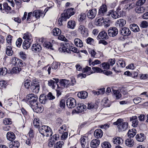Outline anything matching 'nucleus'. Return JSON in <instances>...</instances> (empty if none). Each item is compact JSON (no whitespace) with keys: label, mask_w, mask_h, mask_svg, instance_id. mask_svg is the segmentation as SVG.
<instances>
[{"label":"nucleus","mask_w":148,"mask_h":148,"mask_svg":"<svg viewBox=\"0 0 148 148\" xmlns=\"http://www.w3.org/2000/svg\"><path fill=\"white\" fill-rule=\"evenodd\" d=\"M38 99L36 95L31 93L26 96V100L30 105L34 111L37 113L41 112L43 110V108L41 105L37 102Z\"/></svg>","instance_id":"nucleus-1"},{"label":"nucleus","mask_w":148,"mask_h":148,"mask_svg":"<svg viewBox=\"0 0 148 148\" xmlns=\"http://www.w3.org/2000/svg\"><path fill=\"white\" fill-rule=\"evenodd\" d=\"M123 120L121 119H119L117 121L113 123L114 125H117L118 131L122 132L125 131L128 127V123L127 122H123Z\"/></svg>","instance_id":"nucleus-2"},{"label":"nucleus","mask_w":148,"mask_h":148,"mask_svg":"<svg viewBox=\"0 0 148 148\" xmlns=\"http://www.w3.org/2000/svg\"><path fill=\"white\" fill-rule=\"evenodd\" d=\"M40 133L43 136L48 137L51 136L52 133L51 128L47 125H42L39 129Z\"/></svg>","instance_id":"nucleus-3"},{"label":"nucleus","mask_w":148,"mask_h":148,"mask_svg":"<svg viewBox=\"0 0 148 148\" xmlns=\"http://www.w3.org/2000/svg\"><path fill=\"white\" fill-rule=\"evenodd\" d=\"M75 13L74 9L72 8H71L64 10L62 14L67 19H68L71 16L74 15Z\"/></svg>","instance_id":"nucleus-4"},{"label":"nucleus","mask_w":148,"mask_h":148,"mask_svg":"<svg viewBox=\"0 0 148 148\" xmlns=\"http://www.w3.org/2000/svg\"><path fill=\"white\" fill-rule=\"evenodd\" d=\"M97 13V11L96 8L91 9L86 12V14L88 17L91 19H92L95 17Z\"/></svg>","instance_id":"nucleus-5"},{"label":"nucleus","mask_w":148,"mask_h":148,"mask_svg":"<svg viewBox=\"0 0 148 148\" xmlns=\"http://www.w3.org/2000/svg\"><path fill=\"white\" fill-rule=\"evenodd\" d=\"M67 106L70 108H74L76 105V100L73 98L70 97L66 101Z\"/></svg>","instance_id":"nucleus-6"},{"label":"nucleus","mask_w":148,"mask_h":148,"mask_svg":"<svg viewBox=\"0 0 148 148\" xmlns=\"http://www.w3.org/2000/svg\"><path fill=\"white\" fill-rule=\"evenodd\" d=\"M69 45L68 43H65L61 45L59 49V50L60 52H66L67 53H69L70 52V50L69 48Z\"/></svg>","instance_id":"nucleus-7"},{"label":"nucleus","mask_w":148,"mask_h":148,"mask_svg":"<svg viewBox=\"0 0 148 148\" xmlns=\"http://www.w3.org/2000/svg\"><path fill=\"white\" fill-rule=\"evenodd\" d=\"M78 30L79 32L84 37H86L88 36V29L83 25H80L78 28Z\"/></svg>","instance_id":"nucleus-8"},{"label":"nucleus","mask_w":148,"mask_h":148,"mask_svg":"<svg viewBox=\"0 0 148 148\" xmlns=\"http://www.w3.org/2000/svg\"><path fill=\"white\" fill-rule=\"evenodd\" d=\"M118 33V30L116 27H110L108 31V35L111 37H114Z\"/></svg>","instance_id":"nucleus-9"},{"label":"nucleus","mask_w":148,"mask_h":148,"mask_svg":"<svg viewBox=\"0 0 148 148\" xmlns=\"http://www.w3.org/2000/svg\"><path fill=\"white\" fill-rule=\"evenodd\" d=\"M60 83L61 87L62 88H67L71 86V81L65 79H62L60 80Z\"/></svg>","instance_id":"nucleus-10"},{"label":"nucleus","mask_w":148,"mask_h":148,"mask_svg":"<svg viewBox=\"0 0 148 148\" xmlns=\"http://www.w3.org/2000/svg\"><path fill=\"white\" fill-rule=\"evenodd\" d=\"M121 11L119 12L118 11H114L112 10H111L108 12V15L111 16L112 18L114 19H116L121 17Z\"/></svg>","instance_id":"nucleus-11"},{"label":"nucleus","mask_w":148,"mask_h":148,"mask_svg":"<svg viewBox=\"0 0 148 148\" xmlns=\"http://www.w3.org/2000/svg\"><path fill=\"white\" fill-rule=\"evenodd\" d=\"M120 32L122 35L125 36H128L131 33L129 29L125 27L122 28L120 30Z\"/></svg>","instance_id":"nucleus-12"},{"label":"nucleus","mask_w":148,"mask_h":148,"mask_svg":"<svg viewBox=\"0 0 148 148\" xmlns=\"http://www.w3.org/2000/svg\"><path fill=\"white\" fill-rule=\"evenodd\" d=\"M107 10V7L105 4H103L101 6L99 10V13L101 15H104L106 14Z\"/></svg>","instance_id":"nucleus-13"},{"label":"nucleus","mask_w":148,"mask_h":148,"mask_svg":"<svg viewBox=\"0 0 148 148\" xmlns=\"http://www.w3.org/2000/svg\"><path fill=\"white\" fill-rule=\"evenodd\" d=\"M108 38L107 34L104 30L100 32L97 37L98 39H107Z\"/></svg>","instance_id":"nucleus-14"},{"label":"nucleus","mask_w":148,"mask_h":148,"mask_svg":"<svg viewBox=\"0 0 148 148\" xmlns=\"http://www.w3.org/2000/svg\"><path fill=\"white\" fill-rule=\"evenodd\" d=\"M31 49L33 52H36L40 51L42 49V47L40 45L36 43L32 45Z\"/></svg>","instance_id":"nucleus-15"},{"label":"nucleus","mask_w":148,"mask_h":148,"mask_svg":"<svg viewBox=\"0 0 148 148\" xmlns=\"http://www.w3.org/2000/svg\"><path fill=\"white\" fill-rule=\"evenodd\" d=\"M86 106L83 103H79L76 106V109L78 112H82L86 109Z\"/></svg>","instance_id":"nucleus-16"},{"label":"nucleus","mask_w":148,"mask_h":148,"mask_svg":"<svg viewBox=\"0 0 148 148\" xmlns=\"http://www.w3.org/2000/svg\"><path fill=\"white\" fill-rule=\"evenodd\" d=\"M103 132L100 129L96 130L95 131L94 133L95 137L98 138H101L103 135Z\"/></svg>","instance_id":"nucleus-17"},{"label":"nucleus","mask_w":148,"mask_h":148,"mask_svg":"<svg viewBox=\"0 0 148 148\" xmlns=\"http://www.w3.org/2000/svg\"><path fill=\"white\" fill-rule=\"evenodd\" d=\"M23 38L25 39V40H27L30 42H32L33 41L31 34L28 32L24 34Z\"/></svg>","instance_id":"nucleus-18"},{"label":"nucleus","mask_w":148,"mask_h":148,"mask_svg":"<svg viewBox=\"0 0 148 148\" xmlns=\"http://www.w3.org/2000/svg\"><path fill=\"white\" fill-rule=\"evenodd\" d=\"M100 140L98 139H93L90 143V145L93 148H97L100 144Z\"/></svg>","instance_id":"nucleus-19"},{"label":"nucleus","mask_w":148,"mask_h":148,"mask_svg":"<svg viewBox=\"0 0 148 148\" xmlns=\"http://www.w3.org/2000/svg\"><path fill=\"white\" fill-rule=\"evenodd\" d=\"M7 138L10 141H12L15 138L14 134L11 132H8L6 134Z\"/></svg>","instance_id":"nucleus-20"},{"label":"nucleus","mask_w":148,"mask_h":148,"mask_svg":"<svg viewBox=\"0 0 148 148\" xmlns=\"http://www.w3.org/2000/svg\"><path fill=\"white\" fill-rule=\"evenodd\" d=\"M20 146L19 142L17 141L10 142L9 145L10 148H18Z\"/></svg>","instance_id":"nucleus-21"},{"label":"nucleus","mask_w":148,"mask_h":148,"mask_svg":"<svg viewBox=\"0 0 148 148\" xmlns=\"http://www.w3.org/2000/svg\"><path fill=\"white\" fill-rule=\"evenodd\" d=\"M75 45L77 47H82L83 46V43L82 41L79 38H76L74 40Z\"/></svg>","instance_id":"nucleus-22"},{"label":"nucleus","mask_w":148,"mask_h":148,"mask_svg":"<svg viewBox=\"0 0 148 148\" xmlns=\"http://www.w3.org/2000/svg\"><path fill=\"white\" fill-rule=\"evenodd\" d=\"M82 71L83 73H86V74L87 75H90V74L94 73L93 71L91 70V67L87 66L84 68L83 69Z\"/></svg>","instance_id":"nucleus-23"},{"label":"nucleus","mask_w":148,"mask_h":148,"mask_svg":"<svg viewBox=\"0 0 148 148\" xmlns=\"http://www.w3.org/2000/svg\"><path fill=\"white\" fill-rule=\"evenodd\" d=\"M130 29L134 32H137L140 30L138 26L135 24H130Z\"/></svg>","instance_id":"nucleus-24"},{"label":"nucleus","mask_w":148,"mask_h":148,"mask_svg":"<svg viewBox=\"0 0 148 148\" xmlns=\"http://www.w3.org/2000/svg\"><path fill=\"white\" fill-rule=\"evenodd\" d=\"M96 25L97 26H100L102 24V23H103L104 20L102 17H97L95 19Z\"/></svg>","instance_id":"nucleus-25"},{"label":"nucleus","mask_w":148,"mask_h":148,"mask_svg":"<svg viewBox=\"0 0 148 148\" xmlns=\"http://www.w3.org/2000/svg\"><path fill=\"white\" fill-rule=\"evenodd\" d=\"M112 91L114 94V96L116 99H119L122 97V95L118 90H114L113 88H112Z\"/></svg>","instance_id":"nucleus-26"},{"label":"nucleus","mask_w":148,"mask_h":148,"mask_svg":"<svg viewBox=\"0 0 148 148\" xmlns=\"http://www.w3.org/2000/svg\"><path fill=\"white\" fill-rule=\"evenodd\" d=\"M125 144L128 147H131L134 145V143L133 140L132 139L129 138L126 140Z\"/></svg>","instance_id":"nucleus-27"},{"label":"nucleus","mask_w":148,"mask_h":148,"mask_svg":"<svg viewBox=\"0 0 148 148\" xmlns=\"http://www.w3.org/2000/svg\"><path fill=\"white\" fill-rule=\"evenodd\" d=\"M42 11L38 10H36L33 12L32 16H35L36 18L38 19L40 17L41 15L42 14Z\"/></svg>","instance_id":"nucleus-28"},{"label":"nucleus","mask_w":148,"mask_h":148,"mask_svg":"<svg viewBox=\"0 0 148 148\" xmlns=\"http://www.w3.org/2000/svg\"><path fill=\"white\" fill-rule=\"evenodd\" d=\"M113 142L114 144L116 145H120L123 143V140L120 137H115L113 138Z\"/></svg>","instance_id":"nucleus-29"},{"label":"nucleus","mask_w":148,"mask_h":148,"mask_svg":"<svg viewBox=\"0 0 148 148\" xmlns=\"http://www.w3.org/2000/svg\"><path fill=\"white\" fill-rule=\"evenodd\" d=\"M88 95V93L86 92L83 91L78 93L77 96L80 98L85 99L87 97Z\"/></svg>","instance_id":"nucleus-30"},{"label":"nucleus","mask_w":148,"mask_h":148,"mask_svg":"<svg viewBox=\"0 0 148 148\" xmlns=\"http://www.w3.org/2000/svg\"><path fill=\"white\" fill-rule=\"evenodd\" d=\"M136 138L137 140L140 142H143L145 139V137L144 136V134L142 133L137 135Z\"/></svg>","instance_id":"nucleus-31"},{"label":"nucleus","mask_w":148,"mask_h":148,"mask_svg":"<svg viewBox=\"0 0 148 148\" xmlns=\"http://www.w3.org/2000/svg\"><path fill=\"white\" fill-rule=\"evenodd\" d=\"M53 79L55 80V81L51 79L48 81V85L49 86H51L53 88H54L55 84H56L57 82H58L59 80L58 79H55L54 78Z\"/></svg>","instance_id":"nucleus-32"},{"label":"nucleus","mask_w":148,"mask_h":148,"mask_svg":"<svg viewBox=\"0 0 148 148\" xmlns=\"http://www.w3.org/2000/svg\"><path fill=\"white\" fill-rule=\"evenodd\" d=\"M117 26L121 27L125 25L126 23V21L124 19H120L118 20L116 22Z\"/></svg>","instance_id":"nucleus-33"},{"label":"nucleus","mask_w":148,"mask_h":148,"mask_svg":"<svg viewBox=\"0 0 148 148\" xmlns=\"http://www.w3.org/2000/svg\"><path fill=\"white\" fill-rule=\"evenodd\" d=\"M136 130L135 129H133L129 130L127 133L128 136L130 138L133 137L136 135Z\"/></svg>","instance_id":"nucleus-34"},{"label":"nucleus","mask_w":148,"mask_h":148,"mask_svg":"<svg viewBox=\"0 0 148 148\" xmlns=\"http://www.w3.org/2000/svg\"><path fill=\"white\" fill-rule=\"evenodd\" d=\"M32 42H30L27 40H25L23 44V47L25 49H27L30 46Z\"/></svg>","instance_id":"nucleus-35"},{"label":"nucleus","mask_w":148,"mask_h":148,"mask_svg":"<svg viewBox=\"0 0 148 148\" xmlns=\"http://www.w3.org/2000/svg\"><path fill=\"white\" fill-rule=\"evenodd\" d=\"M78 21L80 22H82L86 18V15L85 13H81L78 16Z\"/></svg>","instance_id":"nucleus-36"},{"label":"nucleus","mask_w":148,"mask_h":148,"mask_svg":"<svg viewBox=\"0 0 148 148\" xmlns=\"http://www.w3.org/2000/svg\"><path fill=\"white\" fill-rule=\"evenodd\" d=\"M67 18L65 17L64 15L62 14L61 17L59 18L58 21V24L60 26L62 25V22L63 21H66Z\"/></svg>","instance_id":"nucleus-37"},{"label":"nucleus","mask_w":148,"mask_h":148,"mask_svg":"<svg viewBox=\"0 0 148 148\" xmlns=\"http://www.w3.org/2000/svg\"><path fill=\"white\" fill-rule=\"evenodd\" d=\"M47 99V97L44 95H40L39 97V100L41 103L44 104Z\"/></svg>","instance_id":"nucleus-38"},{"label":"nucleus","mask_w":148,"mask_h":148,"mask_svg":"<svg viewBox=\"0 0 148 148\" xmlns=\"http://www.w3.org/2000/svg\"><path fill=\"white\" fill-rule=\"evenodd\" d=\"M58 132L60 134L64 133L65 132H68L67 127L65 125H63L59 129Z\"/></svg>","instance_id":"nucleus-39"},{"label":"nucleus","mask_w":148,"mask_h":148,"mask_svg":"<svg viewBox=\"0 0 148 148\" xmlns=\"http://www.w3.org/2000/svg\"><path fill=\"white\" fill-rule=\"evenodd\" d=\"M75 25V23L74 21H69L67 23V26L68 28L73 29Z\"/></svg>","instance_id":"nucleus-40"},{"label":"nucleus","mask_w":148,"mask_h":148,"mask_svg":"<svg viewBox=\"0 0 148 148\" xmlns=\"http://www.w3.org/2000/svg\"><path fill=\"white\" fill-rule=\"evenodd\" d=\"M3 10H4L6 12L9 11L11 9V8L8 5V3L6 2H5L3 4Z\"/></svg>","instance_id":"nucleus-41"},{"label":"nucleus","mask_w":148,"mask_h":148,"mask_svg":"<svg viewBox=\"0 0 148 148\" xmlns=\"http://www.w3.org/2000/svg\"><path fill=\"white\" fill-rule=\"evenodd\" d=\"M40 121L39 119L38 118H35L33 121V124L35 127L38 128L40 126Z\"/></svg>","instance_id":"nucleus-42"},{"label":"nucleus","mask_w":148,"mask_h":148,"mask_svg":"<svg viewBox=\"0 0 148 148\" xmlns=\"http://www.w3.org/2000/svg\"><path fill=\"white\" fill-rule=\"evenodd\" d=\"M6 53L7 55L9 56H12L13 54V51L12 50L11 46H8L6 49Z\"/></svg>","instance_id":"nucleus-43"},{"label":"nucleus","mask_w":148,"mask_h":148,"mask_svg":"<svg viewBox=\"0 0 148 148\" xmlns=\"http://www.w3.org/2000/svg\"><path fill=\"white\" fill-rule=\"evenodd\" d=\"M43 46L44 47L47 48L52 49V46L51 43L50 42H49L47 40L46 41H45V42L43 43Z\"/></svg>","instance_id":"nucleus-44"},{"label":"nucleus","mask_w":148,"mask_h":148,"mask_svg":"<svg viewBox=\"0 0 148 148\" xmlns=\"http://www.w3.org/2000/svg\"><path fill=\"white\" fill-rule=\"evenodd\" d=\"M86 137L85 136H83L81 137L80 139V142L82 147L84 148L86 144Z\"/></svg>","instance_id":"nucleus-45"},{"label":"nucleus","mask_w":148,"mask_h":148,"mask_svg":"<svg viewBox=\"0 0 148 148\" xmlns=\"http://www.w3.org/2000/svg\"><path fill=\"white\" fill-rule=\"evenodd\" d=\"M53 35L55 36H58L61 34V31L60 29L57 28H55L53 31Z\"/></svg>","instance_id":"nucleus-46"},{"label":"nucleus","mask_w":148,"mask_h":148,"mask_svg":"<svg viewBox=\"0 0 148 148\" xmlns=\"http://www.w3.org/2000/svg\"><path fill=\"white\" fill-rule=\"evenodd\" d=\"M18 59L14 57L12 58L11 59V64L12 66H17V61L18 60Z\"/></svg>","instance_id":"nucleus-47"},{"label":"nucleus","mask_w":148,"mask_h":148,"mask_svg":"<svg viewBox=\"0 0 148 148\" xmlns=\"http://www.w3.org/2000/svg\"><path fill=\"white\" fill-rule=\"evenodd\" d=\"M24 86L27 88H28L32 86V82L29 80L27 79L24 82Z\"/></svg>","instance_id":"nucleus-48"},{"label":"nucleus","mask_w":148,"mask_h":148,"mask_svg":"<svg viewBox=\"0 0 148 148\" xmlns=\"http://www.w3.org/2000/svg\"><path fill=\"white\" fill-rule=\"evenodd\" d=\"M7 72L8 70L5 68L0 69V77L1 76L5 75L7 73Z\"/></svg>","instance_id":"nucleus-49"},{"label":"nucleus","mask_w":148,"mask_h":148,"mask_svg":"<svg viewBox=\"0 0 148 148\" xmlns=\"http://www.w3.org/2000/svg\"><path fill=\"white\" fill-rule=\"evenodd\" d=\"M103 148H110L111 145L110 143L107 142H104L101 144Z\"/></svg>","instance_id":"nucleus-50"},{"label":"nucleus","mask_w":148,"mask_h":148,"mask_svg":"<svg viewBox=\"0 0 148 148\" xmlns=\"http://www.w3.org/2000/svg\"><path fill=\"white\" fill-rule=\"evenodd\" d=\"M31 89L32 91L36 93H38L40 90V87L38 86H31Z\"/></svg>","instance_id":"nucleus-51"},{"label":"nucleus","mask_w":148,"mask_h":148,"mask_svg":"<svg viewBox=\"0 0 148 148\" xmlns=\"http://www.w3.org/2000/svg\"><path fill=\"white\" fill-rule=\"evenodd\" d=\"M134 7V5L133 3H129V4H127L125 5L124 8L125 10L128 9V10H130V9L133 8Z\"/></svg>","instance_id":"nucleus-52"},{"label":"nucleus","mask_w":148,"mask_h":148,"mask_svg":"<svg viewBox=\"0 0 148 148\" xmlns=\"http://www.w3.org/2000/svg\"><path fill=\"white\" fill-rule=\"evenodd\" d=\"M92 70H93L94 73H101L103 72V71L101 68L97 67H94L92 68Z\"/></svg>","instance_id":"nucleus-53"},{"label":"nucleus","mask_w":148,"mask_h":148,"mask_svg":"<svg viewBox=\"0 0 148 148\" xmlns=\"http://www.w3.org/2000/svg\"><path fill=\"white\" fill-rule=\"evenodd\" d=\"M64 143L62 141H60L57 142L54 145V148H61L62 147Z\"/></svg>","instance_id":"nucleus-54"},{"label":"nucleus","mask_w":148,"mask_h":148,"mask_svg":"<svg viewBox=\"0 0 148 148\" xmlns=\"http://www.w3.org/2000/svg\"><path fill=\"white\" fill-rule=\"evenodd\" d=\"M7 83L6 81L3 80L0 81V89L5 88L7 86Z\"/></svg>","instance_id":"nucleus-55"},{"label":"nucleus","mask_w":148,"mask_h":148,"mask_svg":"<svg viewBox=\"0 0 148 148\" xmlns=\"http://www.w3.org/2000/svg\"><path fill=\"white\" fill-rule=\"evenodd\" d=\"M136 0H124L120 2V5H125L128 4L129 3L135 1Z\"/></svg>","instance_id":"nucleus-56"},{"label":"nucleus","mask_w":148,"mask_h":148,"mask_svg":"<svg viewBox=\"0 0 148 148\" xmlns=\"http://www.w3.org/2000/svg\"><path fill=\"white\" fill-rule=\"evenodd\" d=\"M145 9L143 7H139L136 8V11L138 13H141L144 12Z\"/></svg>","instance_id":"nucleus-57"},{"label":"nucleus","mask_w":148,"mask_h":148,"mask_svg":"<svg viewBox=\"0 0 148 148\" xmlns=\"http://www.w3.org/2000/svg\"><path fill=\"white\" fill-rule=\"evenodd\" d=\"M101 65L104 69H108L110 68V64L109 63L104 62Z\"/></svg>","instance_id":"nucleus-58"},{"label":"nucleus","mask_w":148,"mask_h":148,"mask_svg":"<svg viewBox=\"0 0 148 148\" xmlns=\"http://www.w3.org/2000/svg\"><path fill=\"white\" fill-rule=\"evenodd\" d=\"M3 123L5 125L10 124L12 123L11 119L9 118L5 119L3 120Z\"/></svg>","instance_id":"nucleus-59"},{"label":"nucleus","mask_w":148,"mask_h":148,"mask_svg":"<svg viewBox=\"0 0 148 148\" xmlns=\"http://www.w3.org/2000/svg\"><path fill=\"white\" fill-rule=\"evenodd\" d=\"M148 26V23L146 21H143L141 22L140 24V26L143 28H145Z\"/></svg>","instance_id":"nucleus-60"},{"label":"nucleus","mask_w":148,"mask_h":148,"mask_svg":"<svg viewBox=\"0 0 148 148\" xmlns=\"http://www.w3.org/2000/svg\"><path fill=\"white\" fill-rule=\"evenodd\" d=\"M60 65V64L57 62H53L52 64V68L53 69H57Z\"/></svg>","instance_id":"nucleus-61"},{"label":"nucleus","mask_w":148,"mask_h":148,"mask_svg":"<svg viewBox=\"0 0 148 148\" xmlns=\"http://www.w3.org/2000/svg\"><path fill=\"white\" fill-rule=\"evenodd\" d=\"M33 143V138H29L26 141V143L29 145H30L32 144Z\"/></svg>","instance_id":"nucleus-62"},{"label":"nucleus","mask_w":148,"mask_h":148,"mask_svg":"<svg viewBox=\"0 0 148 148\" xmlns=\"http://www.w3.org/2000/svg\"><path fill=\"white\" fill-rule=\"evenodd\" d=\"M142 99L141 98L138 97L134 99L133 101L135 104H137L141 101Z\"/></svg>","instance_id":"nucleus-63"},{"label":"nucleus","mask_w":148,"mask_h":148,"mask_svg":"<svg viewBox=\"0 0 148 148\" xmlns=\"http://www.w3.org/2000/svg\"><path fill=\"white\" fill-rule=\"evenodd\" d=\"M95 106L93 103L92 102L88 103L87 108L88 109H91L95 108Z\"/></svg>","instance_id":"nucleus-64"}]
</instances>
